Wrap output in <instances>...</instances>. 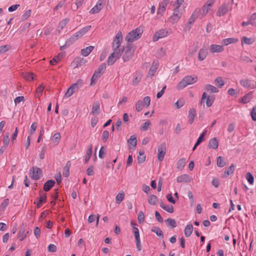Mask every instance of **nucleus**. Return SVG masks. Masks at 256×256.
I'll return each mask as SVG.
<instances>
[{
  "mask_svg": "<svg viewBox=\"0 0 256 256\" xmlns=\"http://www.w3.org/2000/svg\"><path fill=\"white\" fill-rule=\"evenodd\" d=\"M142 76V74L140 72H136L133 74V78L132 80V84L136 86L140 82Z\"/></svg>",
  "mask_w": 256,
  "mask_h": 256,
  "instance_id": "17",
  "label": "nucleus"
},
{
  "mask_svg": "<svg viewBox=\"0 0 256 256\" xmlns=\"http://www.w3.org/2000/svg\"><path fill=\"white\" fill-rule=\"evenodd\" d=\"M68 18H65L63 20H62L58 24V28H60V30H62L64 27L66 26V24L68 22Z\"/></svg>",
  "mask_w": 256,
  "mask_h": 256,
  "instance_id": "57",
  "label": "nucleus"
},
{
  "mask_svg": "<svg viewBox=\"0 0 256 256\" xmlns=\"http://www.w3.org/2000/svg\"><path fill=\"white\" fill-rule=\"evenodd\" d=\"M32 12L31 10H26L22 16V19L23 20H25L29 18Z\"/></svg>",
  "mask_w": 256,
  "mask_h": 256,
  "instance_id": "61",
  "label": "nucleus"
},
{
  "mask_svg": "<svg viewBox=\"0 0 256 256\" xmlns=\"http://www.w3.org/2000/svg\"><path fill=\"white\" fill-rule=\"evenodd\" d=\"M196 117V111L194 108H191L188 112V121L190 124H192Z\"/></svg>",
  "mask_w": 256,
  "mask_h": 256,
  "instance_id": "26",
  "label": "nucleus"
},
{
  "mask_svg": "<svg viewBox=\"0 0 256 256\" xmlns=\"http://www.w3.org/2000/svg\"><path fill=\"white\" fill-rule=\"evenodd\" d=\"M124 54L122 56V58L124 62L128 61L133 56L134 48L128 44L126 46L125 48H124Z\"/></svg>",
  "mask_w": 256,
  "mask_h": 256,
  "instance_id": "6",
  "label": "nucleus"
},
{
  "mask_svg": "<svg viewBox=\"0 0 256 256\" xmlns=\"http://www.w3.org/2000/svg\"><path fill=\"white\" fill-rule=\"evenodd\" d=\"M232 8L228 4L224 3L222 4L218 8L216 12L218 16H222L226 14L230 10H231Z\"/></svg>",
  "mask_w": 256,
  "mask_h": 256,
  "instance_id": "8",
  "label": "nucleus"
},
{
  "mask_svg": "<svg viewBox=\"0 0 256 256\" xmlns=\"http://www.w3.org/2000/svg\"><path fill=\"white\" fill-rule=\"evenodd\" d=\"M142 100H138L136 103V110L137 112H140L142 109Z\"/></svg>",
  "mask_w": 256,
  "mask_h": 256,
  "instance_id": "58",
  "label": "nucleus"
},
{
  "mask_svg": "<svg viewBox=\"0 0 256 256\" xmlns=\"http://www.w3.org/2000/svg\"><path fill=\"white\" fill-rule=\"evenodd\" d=\"M136 138L135 135H132L128 140V146L129 149L134 148L136 146Z\"/></svg>",
  "mask_w": 256,
  "mask_h": 256,
  "instance_id": "20",
  "label": "nucleus"
},
{
  "mask_svg": "<svg viewBox=\"0 0 256 256\" xmlns=\"http://www.w3.org/2000/svg\"><path fill=\"white\" fill-rule=\"evenodd\" d=\"M46 195L44 194L40 196L39 201L37 204L38 208L40 207L42 204L46 202Z\"/></svg>",
  "mask_w": 256,
  "mask_h": 256,
  "instance_id": "56",
  "label": "nucleus"
},
{
  "mask_svg": "<svg viewBox=\"0 0 256 256\" xmlns=\"http://www.w3.org/2000/svg\"><path fill=\"white\" fill-rule=\"evenodd\" d=\"M234 170V166L232 164L231 166L228 168L227 170L224 171V176H228L230 174H233Z\"/></svg>",
  "mask_w": 256,
  "mask_h": 256,
  "instance_id": "50",
  "label": "nucleus"
},
{
  "mask_svg": "<svg viewBox=\"0 0 256 256\" xmlns=\"http://www.w3.org/2000/svg\"><path fill=\"white\" fill-rule=\"evenodd\" d=\"M218 146V142L216 138L210 139L208 142V146L211 148L216 149Z\"/></svg>",
  "mask_w": 256,
  "mask_h": 256,
  "instance_id": "31",
  "label": "nucleus"
},
{
  "mask_svg": "<svg viewBox=\"0 0 256 256\" xmlns=\"http://www.w3.org/2000/svg\"><path fill=\"white\" fill-rule=\"evenodd\" d=\"M100 74H98V72H96L92 76L91 78L90 85L94 84L96 80L100 78Z\"/></svg>",
  "mask_w": 256,
  "mask_h": 256,
  "instance_id": "48",
  "label": "nucleus"
},
{
  "mask_svg": "<svg viewBox=\"0 0 256 256\" xmlns=\"http://www.w3.org/2000/svg\"><path fill=\"white\" fill-rule=\"evenodd\" d=\"M151 230L152 232L156 233L158 236L163 237V232L159 228L156 226L153 227Z\"/></svg>",
  "mask_w": 256,
  "mask_h": 256,
  "instance_id": "47",
  "label": "nucleus"
},
{
  "mask_svg": "<svg viewBox=\"0 0 256 256\" xmlns=\"http://www.w3.org/2000/svg\"><path fill=\"white\" fill-rule=\"evenodd\" d=\"M34 75L32 73L24 72L22 74V76L26 80L30 81L34 80Z\"/></svg>",
  "mask_w": 256,
  "mask_h": 256,
  "instance_id": "40",
  "label": "nucleus"
},
{
  "mask_svg": "<svg viewBox=\"0 0 256 256\" xmlns=\"http://www.w3.org/2000/svg\"><path fill=\"white\" fill-rule=\"evenodd\" d=\"M216 164L218 167L222 168L226 164L224 158L220 156H218L217 159Z\"/></svg>",
  "mask_w": 256,
  "mask_h": 256,
  "instance_id": "45",
  "label": "nucleus"
},
{
  "mask_svg": "<svg viewBox=\"0 0 256 256\" xmlns=\"http://www.w3.org/2000/svg\"><path fill=\"white\" fill-rule=\"evenodd\" d=\"M100 112V103L99 102L96 101L93 103L92 108L91 114L94 115L99 114Z\"/></svg>",
  "mask_w": 256,
  "mask_h": 256,
  "instance_id": "19",
  "label": "nucleus"
},
{
  "mask_svg": "<svg viewBox=\"0 0 256 256\" xmlns=\"http://www.w3.org/2000/svg\"><path fill=\"white\" fill-rule=\"evenodd\" d=\"M82 82L81 80H78L76 84H72L66 92L64 97L66 98L72 96L75 92V90L78 89L79 86H81Z\"/></svg>",
  "mask_w": 256,
  "mask_h": 256,
  "instance_id": "7",
  "label": "nucleus"
},
{
  "mask_svg": "<svg viewBox=\"0 0 256 256\" xmlns=\"http://www.w3.org/2000/svg\"><path fill=\"white\" fill-rule=\"evenodd\" d=\"M128 100V98L126 96H123L119 101L118 104V106H120L124 105Z\"/></svg>",
  "mask_w": 256,
  "mask_h": 256,
  "instance_id": "63",
  "label": "nucleus"
},
{
  "mask_svg": "<svg viewBox=\"0 0 256 256\" xmlns=\"http://www.w3.org/2000/svg\"><path fill=\"white\" fill-rule=\"evenodd\" d=\"M36 128H37V124H36V122H33L32 124H31V126H30V134L32 135V134H33L36 130Z\"/></svg>",
  "mask_w": 256,
  "mask_h": 256,
  "instance_id": "62",
  "label": "nucleus"
},
{
  "mask_svg": "<svg viewBox=\"0 0 256 256\" xmlns=\"http://www.w3.org/2000/svg\"><path fill=\"white\" fill-rule=\"evenodd\" d=\"M214 82L216 85L220 88H222L224 84V82L220 76L217 77L214 80Z\"/></svg>",
  "mask_w": 256,
  "mask_h": 256,
  "instance_id": "42",
  "label": "nucleus"
},
{
  "mask_svg": "<svg viewBox=\"0 0 256 256\" xmlns=\"http://www.w3.org/2000/svg\"><path fill=\"white\" fill-rule=\"evenodd\" d=\"M70 162H68L66 166L63 169V175L64 176L67 177L69 176V170H70Z\"/></svg>",
  "mask_w": 256,
  "mask_h": 256,
  "instance_id": "49",
  "label": "nucleus"
},
{
  "mask_svg": "<svg viewBox=\"0 0 256 256\" xmlns=\"http://www.w3.org/2000/svg\"><path fill=\"white\" fill-rule=\"evenodd\" d=\"M255 42V38H247L246 36H243L242 38L241 42L242 45L246 44L248 45L252 44Z\"/></svg>",
  "mask_w": 256,
  "mask_h": 256,
  "instance_id": "23",
  "label": "nucleus"
},
{
  "mask_svg": "<svg viewBox=\"0 0 256 256\" xmlns=\"http://www.w3.org/2000/svg\"><path fill=\"white\" fill-rule=\"evenodd\" d=\"M178 182H190V178L188 174H184L176 178Z\"/></svg>",
  "mask_w": 256,
  "mask_h": 256,
  "instance_id": "24",
  "label": "nucleus"
},
{
  "mask_svg": "<svg viewBox=\"0 0 256 256\" xmlns=\"http://www.w3.org/2000/svg\"><path fill=\"white\" fill-rule=\"evenodd\" d=\"M118 59V58L116 56L112 53L108 58L107 60V64L108 66L112 65Z\"/></svg>",
  "mask_w": 256,
  "mask_h": 256,
  "instance_id": "34",
  "label": "nucleus"
},
{
  "mask_svg": "<svg viewBox=\"0 0 256 256\" xmlns=\"http://www.w3.org/2000/svg\"><path fill=\"white\" fill-rule=\"evenodd\" d=\"M113 52H112L114 56H116L118 58H120L122 56V52L124 50V48H112Z\"/></svg>",
  "mask_w": 256,
  "mask_h": 256,
  "instance_id": "37",
  "label": "nucleus"
},
{
  "mask_svg": "<svg viewBox=\"0 0 256 256\" xmlns=\"http://www.w3.org/2000/svg\"><path fill=\"white\" fill-rule=\"evenodd\" d=\"M55 182L53 180H48L46 181L44 186V190L45 192H48L50 190V189L54 186Z\"/></svg>",
  "mask_w": 256,
  "mask_h": 256,
  "instance_id": "27",
  "label": "nucleus"
},
{
  "mask_svg": "<svg viewBox=\"0 0 256 256\" xmlns=\"http://www.w3.org/2000/svg\"><path fill=\"white\" fill-rule=\"evenodd\" d=\"M91 28L90 26H88L86 27L83 28L81 30H80L78 32H76L74 36L76 38H80L84 36L86 32H87L88 30H90Z\"/></svg>",
  "mask_w": 256,
  "mask_h": 256,
  "instance_id": "21",
  "label": "nucleus"
},
{
  "mask_svg": "<svg viewBox=\"0 0 256 256\" xmlns=\"http://www.w3.org/2000/svg\"><path fill=\"white\" fill-rule=\"evenodd\" d=\"M166 146L164 143L161 144L158 148V160L160 162H162L166 154Z\"/></svg>",
  "mask_w": 256,
  "mask_h": 256,
  "instance_id": "9",
  "label": "nucleus"
},
{
  "mask_svg": "<svg viewBox=\"0 0 256 256\" xmlns=\"http://www.w3.org/2000/svg\"><path fill=\"white\" fill-rule=\"evenodd\" d=\"M26 237V234L25 233V230L21 228L18 233V238L20 241H22Z\"/></svg>",
  "mask_w": 256,
  "mask_h": 256,
  "instance_id": "43",
  "label": "nucleus"
},
{
  "mask_svg": "<svg viewBox=\"0 0 256 256\" xmlns=\"http://www.w3.org/2000/svg\"><path fill=\"white\" fill-rule=\"evenodd\" d=\"M204 88L206 90L210 93H216L218 92V90L216 88L210 84L206 85Z\"/></svg>",
  "mask_w": 256,
  "mask_h": 256,
  "instance_id": "35",
  "label": "nucleus"
},
{
  "mask_svg": "<svg viewBox=\"0 0 256 256\" xmlns=\"http://www.w3.org/2000/svg\"><path fill=\"white\" fill-rule=\"evenodd\" d=\"M122 41V34L121 32H118L112 42V47L118 48H120Z\"/></svg>",
  "mask_w": 256,
  "mask_h": 256,
  "instance_id": "11",
  "label": "nucleus"
},
{
  "mask_svg": "<svg viewBox=\"0 0 256 256\" xmlns=\"http://www.w3.org/2000/svg\"><path fill=\"white\" fill-rule=\"evenodd\" d=\"M160 206L162 209H164V210H165L167 212H168L169 213L174 212V207L172 205H170V204L166 205V204H164L163 202H161L160 204Z\"/></svg>",
  "mask_w": 256,
  "mask_h": 256,
  "instance_id": "30",
  "label": "nucleus"
},
{
  "mask_svg": "<svg viewBox=\"0 0 256 256\" xmlns=\"http://www.w3.org/2000/svg\"><path fill=\"white\" fill-rule=\"evenodd\" d=\"M10 48V46L8 44L3 45L0 46V54H3L7 52Z\"/></svg>",
  "mask_w": 256,
  "mask_h": 256,
  "instance_id": "51",
  "label": "nucleus"
},
{
  "mask_svg": "<svg viewBox=\"0 0 256 256\" xmlns=\"http://www.w3.org/2000/svg\"><path fill=\"white\" fill-rule=\"evenodd\" d=\"M106 0H98L96 5L94 6L90 12L92 14L98 13L104 6Z\"/></svg>",
  "mask_w": 256,
  "mask_h": 256,
  "instance_id": "10",
  "label": "nucleus"
},
{
  "mask_svg": "<svg viewBox=\"0 0 256 256\" xmlns=\"http://www.w3.org/2000/svg\"><path fill=\"white\" fill-rule=\"evenodd\" d=\"M92 154V146H90L89 148H88L86 152V155L84 156V162L85 163H87L88 160H90L91 156Z\"/></svg>",
  "mask_w": 256,
  "mask_h": 256,
  "instance_id": "39",
  "label": "nucleus"
},
{
  "mask_svg": "<svg viewBox=\"0 0 256 256\" xmlns=\"http://www.w3.org/2000/svg\"><path fill=\"white\" fill-rule=\"evenodd\" d=\"M196 81V76H186L178 84L176 88L178 90L183 89L188 85L194 84Z\"/></svg>",
  "mask_w": 256,
  "mask_h": 256,
  "instance_id": "4",
  "label": "nucleus"
},
{
  "mask_svg": "<svg viewBox=\"0 0 256 256\" xmlns=\"http://www.w3.org/2000/svg\"><path fill=\"white\" fill-rule=\"evenodd\" d=\"M94 49V46H89L81 50V54L84 56H88L90 52Z\"/></svg>",
  "mask_w": 256,
  "mask_h": 256,
  "instance_id": "33",
  "label": "nucleus"
},
{
  "mask_svg": "<svg viewBox=\"0 0 256 256\" xmlns=\"http://www.w3.org/2000/svg\"><path fill=\"white\" fill-rule=\"evenodd\" d=\"M151 125L150 120L146 121L141 126L140 130L143 131L147 130Z\"/></svg>",
  "mask_w": 256,
  "mask_h": 256,
  "instance_id": "54",
  "label": "nucleus"
},
{
  "mask_svg": "<svg viewBox=\"0 0 256 256\" xmlns=\"http://www.w3.org/2000/svg\"><path fill=\"white\" fill-rule=\"evenodd\" d=\"M206 134V131H204L199 136L198 139L197 140L196 143V146H198L204 140V136Z\"/></svg>",
  "mask_w": 256,
  "mask_h": 256,
  "instance_id": "59",
  "label": "nucleus"
},
{
  "mask_svg": "<svg viewBox=\"0 0 256 256\" xmlns=\"http://www.w3.org/2000/svg\"><path fill=\"white\" fill-rule=\"evenodd\" d=\"M205 100H206V106L209 108L212 106L214 102V98L208 96L206 92H204L201 98V104L204 102Z\"/></svg>",
  "mask_w": 256,
  "mask_h": 256,
  "instance_id": "12",
  "label": "nucleus"
},
{
  "mask_svg": "<svg viewBox=\"0 0 256 256\" xmlns=\"http://www.w3.org/2000/svg\"><path fill=\"white\" fill-rule=\"evenodd\" d=\"M238 41V40L236 38H225L222 40V42L224 46H228L231 44L236 43Z\"/></svg>",
  "mask_w": 256,
  "mask_h": 256,
  "instance_id": "25",
  "label": "nucleus"
},
{
  "mask_svg": "<svg viewBox=\"0 0 256 256\" xmlns=\"http://www.w3.org/2000/svg\"><path fill=\"white\" fill-rule=\"evenodd\" d=\"M253 82L252 80L246 78H242L240 80V84L242 86L247 89H252Z\"/></svg>",
  "mask_w": 256,
  "mask_h": 256,
  "instance_id": "15",
  "label": "nucleus"
},
{
  "mask_svg": "<svg viewBox=\"0 0 256 256\" xmlns=\"http://www.w3.org/2000/svg\"><path fill=\"white\" fill-rule=\"evenodd\" d=\"M158 202V198L155 195L152 194L148 196V202L152 206L156 205Z\"/></svg>",
  "mask_w": 256,
  "mask_h": 256,
  "instance_id": "32",
  "label": "nucleus"
},
{
  "mask_svg": "<svg viewBox=\"0 0 256 256\" xmlns=\"http://www.w3.org/2000/svg\"><path fill=\"white\" fill-rule=\"evenodd\" d=\"M10 142L9 133L7 132L6 134L3 138L2 142L4 148H6L8 146Z\"/></svg>",
  "mask_w": 256,
  "mask_h": 256,
  "instance_id": "44",
  "label": "nucleus"
},
{
  "mask_svg": "<svg viewBox=\"0 0 256 256\" xmlns=\"http://www.w3.org/2000/svg\"><path fill=\"white\" fill-rule=\"evenodd\" d=\"M186 164V158H180L177 162V168L180 170H182Z\"/></svg>",
  "mask_w": 256,
  "mask_h": 256,
  "instance_id": "46",
  "label": "nucleus"
},
{
  "mask_svg": "<svg viewBox=\"0 0 256 256\" xmlns=\"http://www.w3.org/2000/svg\"><path fill=\"white\" fill-rule=\"evenodd\" d=\"M210 8L208 6L204 4L200 9H196L188 19V23L192 24L198 18H203L208 12Z\"/></svg>",
  "mask_w": 256,
  "mask_h": 256,
  "instance_id": "2",
  "label": "nucleus"
},
{
  "mask_svg": "<svg viewBox=\"0 0 256 256\" xmlns=\"http://www.w3.org/2000/svg\"><path fill=\"white\" fill-rule=\"evenodd\" d=\"M185 104V100L184 99H179L175 102L174 105L176 108L178 109L182 108Z\"/></svg>",
  "mask_w": 256,
  "mask_h": 256,
  "instance_id": "53",
  "label": "nucleus"
},
{
  "mask_svg": "<svg viewBox=\"0 0 256 256\" xmlns=\"http://www.w3.org/2000/svg\"><path fill=\"white\" fill-rule=\"evenodd\" d=\"M166 222L167 223L168 226H172V228L176 226V220L174 219L168 218L166 220Z\"/></svg>",
  "mask_w": 256,
  "mask_h": 256,
  "instance_id": "52",
  "label": "nucleus"
},
{
  "mask_svg": "<svg viewBox=\"0 0 256 256\" xmlns=\"http://www.w3.org/2000/svg\"><path fill=\"white\" fill-rule=\"evenodd\" d=\"M170 33L171 30L170 29H160L154 33L152 37V40L156 42L160 38L166 37Z\"/></svg>",
  "mask_w": 256,
  "mask_h": 256,
  "instance_id": "5",
  "label": "nucleus"
},
{
  "mask_svg": "<svg viewBox=\"0 0 256 256\" xmlns=\"http://www.w3.org/2000/svg\"><path fill=\"white\" fill-rule=\"evenodd\" d=\"M44 90V86L42 84L39 86L36 90V96L40 98L42 95Z\"/></svg>",
  "mask_w": 256,
  "mask_h": 256,
  "instance_id": "41",
  "label": "nucleus"
},
{
  "mask_svg": "<svg viewBox=\"0 0 256 256\" xmlns=\"http://www.w3.org/2000/svg\"><path fill=\"white\" fill-rule=\"evenodd\" d=\"M208 54V50L206 48L202 47L198 52V60L200 61H203L206 57Z\"/></svg>",
  "mask_w": 256,
  "mask_h": 256,
  "instance_id": "18",
  "label": "nucleus"
},
{
  "mask_svg": "<svg viewBox=\"0 0 256 256\" xmlns=\"http://www.w3.org/2000/svg\"><path fill=\"white\" fill-rule=\"evenodd\" d=\"M252 98V92H249L246 94L241 99L240 102L246 104L250 102Z\"/></svg>",
  "mask_w": 256,
  "mask_h": 256,
  "instance_id": "29",
  "label": "nucleus"
},
{
  "mask_svg": "<svg viewBox=\"0 0 256 256\" xmlns=\"http://www.w3.org/2000/svg\"><path fill=\"white\" fill-rule=\"evenodd\" d=\"M61 138L60 134L59 132L54 134L52 136V140L54 142L58 143Z\"/></svg>",
  "mask_w": 256,
  "mask_h": 256,
  "instance_id": "60",
  "label": "nucleus"
},
{
  "mask_svg": "<svg viewBox=\"0 0 256 256\" xmlns=\"http://www.w3.org/2000/svg\"><path fill=\"white\" fill-rule=\"evenodd\" d=\"M185 0H175L171 2L170 6L172 12L170 16L168 18L167 22L172 24L178 23L181 18L184 12L185 6H184Z\"/></svg>",
  "mask_w": 256,
  "mask_h": 256,
  "instance_id": "1",
  "label": "nucleus"
},
{
  "mask_svg": "<svg viewBox=\"0 0 256 256\" xmlns=\"http://www.w3.org/2000/svg\"><path fill=\"white\" fill-rule=\"evenodd\" d=\"M158 66V62L157 61H154L152 62L150 69L149 70L148 74L151 76H153L156 72Z\"/></svg>",
  "mask_w": 256,
  "mask_h": 256,
  "instance_id": "22",
  "label": "nucleus"
},
{
  "mask_svg": "<svg viewBox=\"0 0 256 256\" xmlns=\"http://www.w3.org/2000/svg\"><path fill=\"white\" fill-rule=\"evenodd\" d=\"M124 194L123 191L120 192L116 196V202L120 204L124 199Z\"/></svg>",
  "mask_w": 256,
  "mask_h": 256,
  "instance_id": "36",
  "label": "nucleus"
},
{
  "mask_svg": "<svg viewBox=\"0 0 256 256\" xmlns=\"http://www.w3.org/2000/svg\"><path fill=\"white\" fill-rule=\"evenodd\" d=\"M143 30L140 28H137L130 32L125 37V40L128 42L138 40L142 36Z\"/></svg>",
  "mask_w": 256,
  "mask_h": 256,
  "instance_id": "3",
  "label": "nucleus"
},
{
  "mask_svg": "<svg viewBox=\"0 0 256 256\" xmlns=\"http://www.w3.org/2000/svg\"><path fill=\"white\" fill-rule=\"evenodd\" d=\"M246 178L250 184H253L254 178L250 172H248L246 174Z\"/></svg>",
  "mask_w": 256,
  "mask_h": 256,
  "instance_id": "55",
  "label": "nucleus"
},
{
  "mask_svg": "<svg viewBox=\"0 0 256 256\" xmlns=\"http://www.w3.org/2000/svg\"><path fill=\"white\" fill-rule=\"evenodd\" d=\"M250 116L254 121H256V106H254L250 112Z\"/></svg>",
  "mask_w": 256,
  "mask_h": 256,
  "instance_id": "64",
  "label": "nucleus"
},
{
  "mask_svg": "<svg viewBox=\"0 0 256 256\" xmlns=\"http://www.w3.org/2000/svg\"><path fill=\"white\" fill-rule=\"evenodd\" d=\"M209 50L212 54L214 53H220L224 50V47L222 45L212 44L210 46Z\"/></svg>",
  "mask_w": 256,
  "mask_h": 256,
  "instance_id": "14",
  "label": "nucleus"
},
{
  "mask_svg": "<svg viewBox=\"0 0 256 256\" xmlns=\"http://www.w3.org/2000/svg\"><path fill=\"white\" fill-rule=\"evenodd\" d=\"M31 170H32L31 178L33 180H37L41 177L42 175V171L40 168H33Z\"/></svg>",
  "mask_w": 256,
  "mask_h": 256,
  "instance_id": "16",
  "label": "nucleus"
},
{
  "mask_svg": "<svg viewBox=\"0 0 256 256\" xmlns=\"http://www.w3.org/2000/svg\"><path fill=\"white\" fill-rule=\"evenodd\" d=\"M193 231V226L192 224H188L184 230V235L186 237L188 238L190 236Z\"/></svg>",
  "mask_w": 256,
  "mask_h": 256,
  "instance_id": "28",
  "label": "nucleus"
},
{
  "mask_svg": "<svg viewBox=\"0 0 256 256\" xmlns=\"http://www.w3.org/2000/svg\"><path fill=\"white\" fill-rule=\"evenodd\" d=\"M169 2L170 0H162L159 3V6L157 11L158 15L163 16Z\"/></svg>",
  "mask_w": 256,
  "mask_h": 256,
  "instance_id": "13",
  "label": "nucleus"
},
{
  "mask_svg": "<svg viewBox=\"0 0 256 256\" xmlns=\"http://www.w3.org/2000/svg\"><path fill=\"white\" fill-rule=\"evenodd\" d=\"M146 160V156L144 154V151L142 150H140L139 151L138 155V162L143 163Z\"/></svg>",
  "mask_w": 256,
  "mask_h": 256,
  "instance_id": "38",
  "label": "nucleus"
}]
</instances>
